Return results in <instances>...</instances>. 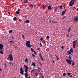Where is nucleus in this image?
I'll return each instance as SVG.
<instances>
[{"instance_id": "nucleus-1", "label": "nucleus", "mask_w": 78, "mask_h": 78, "mask_svg": "<svg viewBox=\"0 0 78 78\" xmlns=\"http://www.w3.org/2000/svg\"><path fill=\"white\" fill-rule=\"evenodd\" d=\"M25 72L26 73H25V76L26 78H28V72H27V70H28V67L27 66H26L25 67Z\"/></svg>"}, {"instance_id": "nucleus-2", "label": "nucleus", "mask_w": 78, "mask_h": 78, "mask_svg": "<svg viewBox=\"0 0 78 78\" xmlns=\"http://www.w3.org/2000/svg\"><path fill=\"white\" fill-rule=\"evenodd\" d=\"M31 42L30 41H27L26 42V45L27 47H29V48H31Z\"/></svg>"}, {"instance_id": "nucleus-3", "label": "nucleus", "mask_w": 78, "mask_h": 78, "mask_svg": "<svg viewBox=\"0 0 78 78\" xmlns=\"http://www.w3.org/2000/svg\"><path fill=\"white\" fill-rule=\"evenodd\" d=\"M75 0H71L69 2V6H72L73 5H75Z\"/></svg>"}, {"instance_id": "nucleus-4", "label": "nucleus", "mask_w": 78, "mask_h": 78, "mask_svg": "<svg viewBox=\"0 0 78 78\" xmlns=\"http://www.w3.org/2000/svg\"><path fill=\"white\" fill-rule=\"evenodd\" d=\"M7 59H9L10 61H13V57H12V55L11 54L9 55Z\"/></svg>"}, {"instance_id": "nucleus-5", "label": "nucleus", "mask_w": 78, "mask_h": 78, "mask_svg": "<svg viewBox=\"0 0 78 78\" xmlns=\"http://www.w3.org/2000/svg\"><path fill=\"white\" fill-rule=\"evenodd\" d=\"M77 41H78L77 40H76L73 42V48H75V44L76 43H77Z\"/></svg>"}, {"instance_id": "nucleus-6", "label": "nucleus", "mask_w": 78, "mask_h": 78, "mask_svg": "<svg viewBox=\"0 0 78 78\" xmlns=\"http://www.w3.org/2000/svg\"><path fill=\"white\" fill-rule=\"evenodd\" d=\"M66 62H67L68 64H69V65H71V64H72V63H71V62H73V61H72V60L66 59Z\"/></svg>"}, {"instance_id": "nucleus-7", "label": "nucleus", "mask_w": 78, "mask_h": 78, "mask_svg": "<svg viewBox=\"0 0 78 78\" xmlns=\"http://www.w3.org/2000/svg\"><path fill=\"white\" fill-rule=\"evenodd\" d=\"M73 21L74 22H76L78 21V16H76L73 19Z\"/></svg>"}, {"instance_id": "nucleus-8", "label": "nucleus", "mask_w": 78, "mask_h": 78, "mask_svg": "<svg viewBox=\"0 0 78 78\" xmlns=\"http://www.w3.org/2000/svg\"><path fill=\"white\" fill-rule=\"evenodd\" d=\"M3 45L2 43L0 44V50L1 51H3Z\"/></svg>"}, {"instance_id": "nucleus-9", "label": "nucleus", "mask_w": 78, "mask_h": 78, "mask_svg": "<svg viewBox=\"0 0 78 78\" xmlns=\"http://www.w3.org/2000/svg\"><path fill=\"white\" fill-rule=\"evenodd\" d=\"M23 69L22 67H21L20 69V73H21V75H23V74H24V73H23Z\"/></svg>"}, {"instance_id": "nucleus-10", "label": "nucleus", "mask_w": 78, "mask_h": 78, "mask_svg": "<svg viewBox=\"0 0 78 78\" xmlns=\"http://www.w3.org/2000/svg\"><path fill=\"white\" fill-rule=\"evenodd\" d=\"M39 55L40 56V58H41L42 61H44V59L42 58V54L41 53L39 52Z\"/></svg>"}, {"instance_id": "nucleus-11", "label": "nucleus", "mask_w": 78, "mask_h": 78, "mask_svg": "<svg viewBox=\"0 0 78 78\" xmlns=\"http://www.w3.org/2000/svg\"><path fill=\"white\" fill-rule=\"evenodd\" d=\"M66 11H67V10L66 9L64 11H62L61 15H62V16H64Z\"/></svg>"}, {"instance_id": "nucleus-12", "label": "nucleus", "mask_w": 78, "mask_h": 78, "mask_svg": "<svg viewBox=\"0 0 78 78\" xmlns=\"http://www.w3.org/2000/svg\"><path fill=\"white\" fill-rule=\"evenodd\" d=\"M20 9H19L17 10V11L16 12V14H20Z\"/></svg>"}, {"instance_id": "nucleus-13", "label": "nucleus", "mask_w": 78, "mask_h": 78, "mask_svg": "<svg viewBox=\"0 0 78 78\" xmlns=\"http://www.w3.org/2000/svg\"><path fill=\"white\" fill-rule=\"evenodd\" d=\"M25 23H30V21L29 20H27L24 21Z\"/></svg>"}, {"instance_id": "nucleus-14", "label": "nucleus", "mask_w": 78, "mask_h": 78, "mask_svg": "<svg viewBox=\"0 0 78 78\" xmlns=\"http://www.w3.org/2000/svg\"><path fill=\"white\" fill-rule=\"evenodd\" d=\"M17 20V19L16 17H14L13 18V20H14V21H16Z\"/></svg>"}, {"instance_id": "nucleus-15", "label": "nucleus", "mask_w": 78, "mask_h": 78, "mask_svg": "<svg viewBox=\"0 0 78 78\" xmlns=\"http://www.w3.org/2000/svg\"><path fill=\"white\" fill-rule=\"evenodd\" d=\"M51 6L50 5H49L48 7V10H50V9H51Z\"/></svg>"}, {"instance_id": "nucleus-16", "label": "nucleus", "mask_w": 78, "mask_h": 78, "mask_svg": "<svg viewBox=\"0 0 78 78\" xmlns=\"http://www.w3.org/2000/svg\"><path fill=\"white\" fill-rule=\"evenodd\" d=\"M71 30V28L70 27H69L68 29V33H69L70 32V30Z\"/></svg>"}, {"instance_id": "nucleus-17", "label": "nucleus", "mask_w": 78, "mask_h": 78, "mask_svg": "<svg viewBox=\"0 0 78 78\" xmlns=\"http://www.w3.org/2000/svg\"><path fill=\"white\" fill-rule=\"evenodd\" d=\"M25 62H28V58H26L25 60Z\"/></svg>"}, {"instance_id": "nucleus-18", "label": "nucleus", "mask_w": 78, "mask_h": 78, "mask_svg": "<svg viewBox=\"0 0 78 78\" xmlns=\"http://www.w3.org/2000/svg\"><path fill=\"white\" fill-rule=\"evenodd\" d=\"M24 3H27L28 2V0H24Z\"/></svg>"}, {"instance_id": "nucleus-19", "label": "nucleus", "mask_w": 78, "mask_h": 78, "mask_svg": "<svg viewBox=\"0 0 78 78\" xmlns=\"http://www.w3.org/2000/svg\"><path fill=\"white\" fill-rule=\"evenodd\" d=\"M32 65H33V66L34 67H35V63L34 62H33L32 63Z\"/></svg>"}, {"instance_id": "nucleus-20", "label": "nucleus", "mask_w": 78, "mask_h": 78, "mask_svg": "<svg viewBox=\"0 0 78 78\" xmlns=\"http://www.w3.org/2000/svg\"><path fill=\"white\" fill-rule=\"evenodd\" d=\"M70 51L71 52V53H73V50L72 48L70 49Z\"/></svg>"}, {"instance_id": "nucleus-21", "label": "nucleus", "mask_w": 78, "mask_h": 78, "mask_svg": "<svg viewBox=\"0 0 78 78\" xmlns=\"http://www.w3.org/2000/svg\"><path fill=\"white\" fill-rule=\"evenodd\" d=\"M49 38H50V36L48 35L46 36V39H49Z\"/></svg>"}, {"instance_id": "nucleus-22", "label": "nucleus", "mask_w": 78, "mask_h": 78, "mask_svg": "<svg viewBox=\"0 0 78 78\" xmlns=\"http://www.w3.org/2000/svg\"><path fill=\"white\" fill-rule=\"evenodd\" d=\"M67 53H68V54H71V52L70 51H67Z\"/></svg>"}, {"instance_id": "nucleus-23", "label": "nucleus", "mask_w": 78, "mask_h": 78, "mask_svg": "<svg viewBox=\"0 0 78 78\" xmlns=\"http://www.w3.org/2000/svg\"><path fill=\"white\" fill-rule=\"evenodd\" d=\"M12 32V30H10L9 31V33H11Z\"/></svg>"}, {"instance_id": "nucleus-24", "label": "nucleus", "mask_w": 78, "mask_h": 78, "mask_svg": "<svg viewBox=\"0 0 78 78\" xmlns=\"http://www.w3.org/2000/svg\"><path fill=\"white\" fill-rule=\"evenodd\" d=\"M58 7L59 8H60V9H62V5H60V6H58Z\"/></svg>"}, {"instance_id": "nucleus-25", "label": "nucleus", "mask_w": 78, "mask_h": 78, "mask_svg": "<svg viewBox=\"0 0 78 78\" xmlns=\"http://www.w3.org/2000/svg\"><path fill=\"white\" fill-rule=\"evenodd\" d=\"M0 53L2 55H3V52L0 51Z\"/></svg>"}, {"instance_id": "nucleus-26", "label": "nucleus", "mask_w": 78, "mask_h": 78, "mask_svg": "<svg viewBox=\"0 0 78 78\" xmlns=\"http://www.w3.org/2000/svg\"><path fill=\"white\" fill-rule=\"evenodd\" d=\"M74 65H75V62H73L72 63V66H73Z\"/></svg>"}, {"instance_id": "nucleus-27", "label": "nucleus", "mask_w": 78, "mask_h": 78, "mask_svg": "<svg viewBox=\"0 0 78 78\" xmlns=\"http://www.w3.org/2000/svg\"><path fill=\"white\" fill-rule=\"evenodd\" d=\"M40 45V47H42V43H40L39 44Z\"/></svg>"}, {"instance_id": "nucleus-28", "label": "nucleus", "mask_w": 78, "mask_h": 78, "mask_svg": "<svg viewBox=\"0 0 78 78\" xmlns=\"http://www.w3.org/2000/svg\"><path fill=\"white\" fill-rule=\"evenodd\" d=\"M30 8H33V5L32 4H31L30 5Z\"/></svg>"}, {"instance_id": "nucleus-29", "label": "nucleus", "mask_w": 78, "mask_h": 78, "mask_svg": "<svg viewBox=\"0 0 78 78\" xmlns=\"http://www.w3.org/2000/svg\"><path fill=\"white\" fill-rule=\"evenodd\" d=\"M69 59H71V56L70 55H69Z\"/></svg>"}, {"instance_id": "nucleus-30", "label": "nucleus", "mask_w": 78, "mask_h": 78, "mask_svg": "<svg viewBox=\"0 0 78 78\" xmlns=\"http://www.w3.org/2000/svg\"><path fill=\"white\" fill-rule=\"evenodd\" d=\"M67 75H70V72H69V73H67Z\"/></svg>"}, {"instance_id": "nucleus-31", "label": "nucleus", "mask_w": 78, "mask_h": 78, "mask_svg": "<svg viewBox=\"0 0 78 78\" xmlns=\"http://www.w3.org/2000/svg\"><path fill=\"white\" fill-rule=\"evenodd\" d=\"M66 74L65 73H63V76H66Z\"/></svg>"}, {"instance_id": "nucleus-32", "label": "nucleus", "mask_w": 78, "mask_h": 78, "mask_svg": "<svg viewBox=\"0 0 78 78\" xmlns=\"http://www.w3.org/2000/svg\"><path fill=\"white\" fill-rule=\"evenodd\" d=\"M42 8H43V9H45V5H43Z\"/></svg>"}, {"instance_id": "nucleus-33", "label": "nucleus", "mask_w": 78, "mask_h": 78, "mask_svg": "<svg viewBox=\"0 0 78 78\" xmlns=\"http://www.w3.org/2000/svg\"><path fill=\"white\" fill-rule=\"evenodd\" d=\"M30 49H31L32 51V52H33L34 51L33 49H32V48H31Z\"/></svg>"}, {"instance_id": "nucleus-34", "label": "nucleus", "mask_w": 78, "mask_h": 78, "mask_svg": "<svg viewBox=\"0 0 78 78\" xmlns=\"http://www.w3.org/2000/svg\"><path fill=\"white\" fill-rule=\"evenodd\" d=\"M70 35V34H69V33L68 35L67 36V37H69V35Z\"/></svg>"}, {"instance_id": "nucleus-35", "label": "nucleus", "mask_w": 78, "mask_h": 78, "mask_svg": "<svg viewBox=\"0 0 78 78\" xmlns=\"http://www.w3.org/2000/svg\"><path fill=\"white\" fill-rule=\"evenodd\" d=\"M22 37H23V39H25V36H24V35H22Z\"/></svg>"}, {"instance_id": "nucleus-36", "label": "nucleus", "mask_w": 78, "mask_h": 78, "mask_svg": "<svg viewBox=\"0 0 78 78\" xmlns=\"http://www.w3.org/2000/svg\"><path fill=\"white\" fill-rule=\"evenodd\" d=\"M56 57H57V58L56 59L57 60H58V59H59V57H58V56H56Z\"/></svg>"}, {"instance_id": "nucleus-37", "label": "nucleus", "mask_w": 78, "mask_h": 78, "mask_svg": "<svg viewBox=\"0 0 78 78\" xmlns=\"http://www.w3.org/2000/svg\"><path fill=\"white\" fill-rule=\"evenodd\" d=\"M32 55L33 57H35V55H34L33 54H32Z\"/></svg>"}, {"instance_id": "nucleus-38", "label": "nucleus", "mask_w": 78, "mask_h": 78, "mask_svg": "<svg viewBox=\"0 0 78 78\" xmlns=\"http://www.w3.org/2000/svg\"><path fill=\"white\" fill-rule=\"evenodd\" d=\"M62 49H64V46H62L61 47Z\"/></svg>"}, {"instance_id": "nucleus-39", "label": "nucleus", "mask_w": 78, "mask_h": 78, "mask_svg": "<svg viewBox=\"0 0 78 78\" xmlns=\"http://www.w3.org/2000/svg\"><path fill=\"white\" fill-rule=\"evenodd\" d=\"M55 10H58V8H57V7H55Z\"/></svg>"}, {"instance_id": "nucleus-40", "label": "nucleus", "mask_w": 78, "mask_h": 78, "mask_svg": "<svg viewBox=\"0 0 78 78\" xmlns=\"http://www.w3.org/2000/svg\"><path fill=\"white\" fill-rule=\"evenodd\" d=\"M35 75L36 76H38V74L37 73H35Z\"/></svg>"}, {"instance_id": "nucleus-41", "label": "nucleus", "mask_w": 78, "mask_h": 78, "mask_svg": "<svg viewBox=\"0 0 78 78\" xmlns=\"http://www.w3.org/2000/svg\"><path fill=\"white\" fill-rule=\"evenodd\" d=\"M33 52H34V53L35 54V55H36V51H34Z\"/></svg>"}, {"instance_id": "nucleus-42", "label": "nucleus", "mask_w": 78, "mask_h": 78, "mask_svg": "<svg viewBox=\"0 0 78 78\" xmlns=\"http://www.w3.org/2000/svg\"><path fill=\"white\" fill-rule=\"evenodd\" d=\"M65 17H66V16H64L62 18V19L63 20L64 19V18H65Z\"/></svg>"}, {"instance_id": "nucleus-43", "label": "nucleus", "mask_w": 78, "mask_h": 78, "mask_svg": "<svg viewBox=\"0 0 78 78\" xmlns=\"http://www.w3.org/2000/svg\"><path fill=\"white\" fill-rule=\"evenodd\" d=\"M40 74L41 75H42V76H43V73H40Z\"/></svg>"}, {"instance_id": "nucleus-44", "label": "nucleus", "mask_w": 78, "mask_h": 78, "mask_svg": "<svg viewBox=\"0 0 78 78\" xmlns=\"http://www.w3.org/2000/svg\"><path fill=\"white\" fill-rule=\"evenodd\" d=\"M34 71H35V70L34 69V70H32L31 72H34Z\"/></svg>"}, {"instance_id": "nucleus-45", "label": "nucleus", "mask_w": 78, "mask_h": 78, "mask_svg": "<svg viewBox=\"0 0 78 78\" xmlns=\"http://www.w3.org/2000/svg\"><path fill=\"white\" fill-rule=\"evenodd\" d=\"M42 39H43V38H41L40 39V40H41V41H42Z\"/></svg>"}, {"instance_id": "nucleus-46", "label": "nucleus", "mask_w": 78, "mask_h": 78, "mask_svg": "<svg viewBox=\"0 0 78 78\" xmlns=\"http://www.w3.org/2000/svg\"><path fill=\"white\" fill-rule=\"evenodd\" d=\"M9 42L10 43H12V41H9Z\"/></svg>"}, {"instance_id": "nucleus-47", "label": "nucleus", "mask_w": 78, "mask_h": 78, "mask_svg": "<svg viewBox=\"0 0 78 78\" xmlns=\"http://www.w3.org/2000/svg\"><path fill=\"white\" fill-rule=\"evenodd\" d=\"M11 38L12 39H14V37H13L12 36H11Z\"/></svg>"}, {"instance_id": "nucleus-48", "label": "nucleus", "mask_w": 78, "mask_h": 78, "mask_svg": "<svg viewBox=\"0 0 78 78\" xmlns=\"http://www.w3.org/2000/svg\"><path fill=\"white\" fill-rule=\"evenodd\" d=\"M38 69H39V70H42V69H40V68H38Z\"/></svg>"}, {"instance_id": "nucleus-49", "label": "nucleus", "mask_w": 78, "mask_h": 78, "mask_svg": "<svg viewBox=\"0 0 78 78\" xmlns=\"http://www.w3.org/2000/svg\"><path fill=\"white\" fill-rule=\"evenodd\" d=\"M41 78H44V76H41Z\"/></svg>"}, {"instance_id": "nucleus-50", "label": "nucleus", "mask_w": 78, "mask_h": 78, "mask_svg": "<svg viewBox=\"0 0 78 78\" xmlns=\"http://www.w3.org/2000/svg\"><path fill=\"white\" fill-rule=\"evenodd\" d=\"M70 78H71V77H72V75H70Z\"/></svg>"}, {"instance_id": "nucleus-51", "label": "nucleus", "mask_w": 78, "mask_h": 78, "mask_svg": "<svg viewBox=\"0 0 78 78\" xmlns=\"http://www.w3.org/2000/svg\"><path fill=\"white\" fill-rule=\"evenodd\" d=\"M54 23H57V22H56V21H54Z\"/></svg>"}, {"instance_id": "nucleus-52", "label": "nucleus", "mask_w": 78, "mask_h": 78, "mask_svg": "<svg viewBox=\"0 0 78 78\" xmlns=\"http://www.w3.org/2000/svg\"><path fill=\"white\" fill-rule=\"evenodd\" d=\"M76 11H78V8H77V9H76Z\"/></svg>"}, {"instance_id": "nucleus-53", "label": "nucleus", "mask_w": 78, "mask_h": 78, "mask_svg": "<svg viewBox=\"0 0 78 78\" xmlns=\"http://www.w3.org/2000/svg\"><path fill=\"white\" fill-rule=\"evenodd\" d=\"M26 6H28V5H26L25 6V7H26Z\"/></svg>"}, {"instance_id": "nucleus-54", "label": "nucleus", "mask_w": 78, "mask_h": 78, "mask_svg": "<svg viewBox=\"0 0 78 78\" xmlns=\"http://www.w3.org/2000/svg\"><path fill=\"white\" fill-rule=\"evenodd\" d=\"M0 71H2V69H1V68H0Z\"/></svg>"}, {"instance_id": "nucleus-55", "label": "nucleus", "mask_w": 78, "mask_h": 78, "mask_svg": "<svg viewBox=\"0 0 78 78\" xmlns=\"http://www.w3.org/2000/svg\"><path fill=\"white\" fill-rule=\"evenodd\" d=\"M8 14H10V12H8Z\"/></svg>"}, {"instance_id": "nucleus-56", "label": "nucleus", "mask_w": 78, "mask_h": 78, "mask_svg": "<svg viewBox=\"0 0 78 78\" xmlns=\"http://www.w3.org/2000/svg\"><path fill=\"white\" fill-rule=\"evenodd\" d=\"M37 50H40V48H37Z\"/></svg>"}, {"instance_id": "nucleus-57", "label": "nucleus", "mask_w": 78, "mask_h": 78, "mask_svg": "<svg viewBox=\"0 0 78 78\" xmlns=\"http://www.w3.org/2000/svg\"><path fill=\"white\" fill-rule=\"evenodd\" d=\"M40 65L41 66H42V65L41 64V63H40Z\"/></svg>"}, {"instance_id": "nucleus-58", "label": "nucleus", "mask_w": 78, "mask_h": 78, "mask_svg": "<svg viewBox=\"0 0 78 78\" xmlns=\"http://www.w3.org/2000/svg\"><path fill=\"white\" fill-rule=\"evenodd\" d=\"M26 66H26V65H24V67H26Z\"/></svg>"}, {"instance_id": "nucleus-59", "label": "nucleus", "mask_w": 78, "mask_h": 78, "mask_svg": "<svg viewBox=\"0 0 78 78\" xmlns=\"http://www.w3.org/2000/svg\"><path fill=\"white\" fill-rule=\"evenodd\" d=\"M12 66H14V65H13V63H12Z\"/></svg>"}, {"instance_id": "nucleus-60", "label": "nucleus", "mask_w": 78, "mask_h": 78, "mask_svg": "<svg viewBox=\"0 0 78 78\" xmlns=\"http://www.w3.org/2000/svg\"><path fill=\"white\" fill-rule=\"evenodd\" d=\"M4 65L5 67L6 66V64H4Z\"/></svg>"}, {"instance_id": "nucleus-61", "label": "nucleus", "mask_w": 78, "mask_h": 78, "mask_svg": "<svg viewBox=\"0 0 78 78\" xmlns=\"http://www.w3.org/2000/svg\"><path fill=\"white\" fill-rule=\"evenodd\" d=\"M53 63H54V60L52 61Z\"/></svg>"}, {"instance_id": "nucleus-62", "label": "nucleus", "mask_w": 78, "mask_h": 78, "mask_svg": "<svg viewBox=\"0 0 78 78\" xmlns=\"http://www.w3.org/2000/svg\"><path fill=\"white\" fill-rule=\"evenodd\" d=\"M39 64H41V63L40 62H39Z\"/></svg>"}, {"instance_id": "nucleus-63", "label": "nucleus", "mask_w": 78, "mask_h": 78, "mask_svg": "<svg viewBox=\"0 0 78 78\" xmlns=\"http://www.w3.org/2000/svg\"><path fill=\"white\" fill-rule=\"evenodd\" d=\"M38 72H40V70H38Z\"/></svg>"}, {"instance_id": "nucleus-64", "label": "nucleus", "mask_w": 78, "mask_h": 78, "mask_svg": "<svg viewBox=\"0 0 78 78\" xmlns=\"http://www.w3.org/2000/svg\"><path fill=\"white\" fill-rule=\"evenodd\" d=\"M9 62V64H11V62Z\"/></svg>"}]
</instances>
